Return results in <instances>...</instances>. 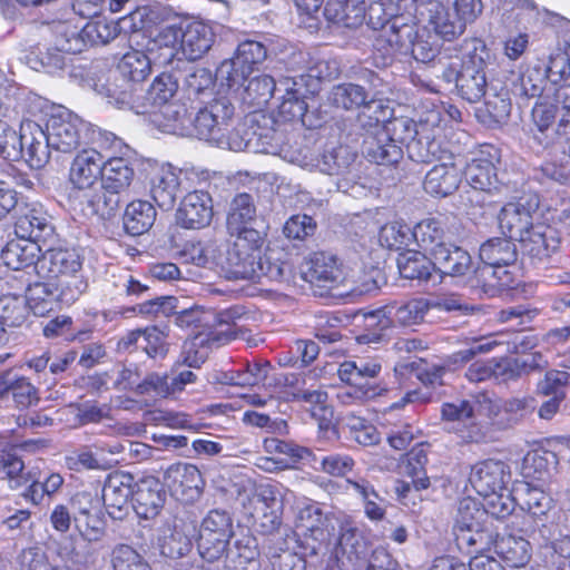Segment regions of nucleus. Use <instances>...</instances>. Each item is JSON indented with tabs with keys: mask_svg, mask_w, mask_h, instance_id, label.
I'll return each instance as SVG.
<instances>
[{
	"mask_svg": "<svg viewBox=\"0 0 570 570\" xmlns=\"http://www.w3.org/2000/svg\"><path fill=\"white\" fill-rule=\"evenodd\" d=\"M417 0H383L368 9L367 23L373 29V59L376 66H389L410 40L409 26L399 23L405 14L416 16Z\"/></svg>",
	"mask_w": 570,
	"mask_h": 570,
	"instance_id": "obj_1",
	"label": "nucleus"
},
{
	"mask_svg": "<svg viewBox=\"0 0 570 570\" xmlns=\"http://www.w3.org/2000/svg\"><path fill=\"white\" fill-rule=\"evenodd\" d=\"M82 257L73 247L47 248L35 266L38 278L52 282L58 287L62 305L70 306L86 292L88 283L81 274Z\"/></svg>",
	"mask_w": 570,
	"mask_h": 570,
	"instance_id": "obj_2",
	"label": "nucleus"
},
{
	"mask_svg": "<svg viewBox=\"0 0 570 570\" xmlns=\"http://www.w3.org/2000/svg\"><path fill=\"white\" fill-rule=\"evenodd\" d=\"M510 478V466L499 459L479 460L470 469L469 482L471 487L479 495L491 498L488 501V511L497 519L510 515L513 510L511 503L504 501L502 495Z\"/></svg>",
	"mask_w": 570,
	"mask_h": 570,
	"instance_id": "obj_3",
	"label": "nucleus"
},
{
	"mask_svg": "<svg viewBox=\"0 0 570 570\" xmlns=\"http://www.w3.org/2000/svg\"><path fill=\"white\" fill-rule=\"evenodd\" d=\"M334 557L340 570H384V560L389 553L382 549L372 550L370 542L360 531L348 525H342Z\"/></svg>",
	"mask_w": 570,
	"mask_h": 570,
	"instance_id": "obj_4",
	"label": "nucleus"
},
{
	"mask_svg": "<svg viewBox=\"0 0 570 570\" xmlns=\"http://www.w3.org/2000/svg\"><path fill=\"white\" fill-rule=\"evenodd\" d=\"M382 371V364L376 358L362 363L344 361L338 365L337 375L342 383L348 386L343 394L346 403H366L387 395L390 392L386 384L373 382Z\"/></svg>",
	"mask_w": 570,
	"mask_h": 570,
	"instance_id": "obj_5",
	"label": "nucleus"
},
{
	"mask_svg": "<svg viewBox=\"0 0 570 570\" xmlns=\"http://www.w3.org/2000/svg\"><path fill=\"white\" fill-rule=\"evenodd\" d=\"M234 237L222 266L227 279H254L262 269L261 253L264 238L257 229L229 233Z\"/></svg>",
	"mask_w": 570,
	"mask_h": 570,
	"instance_id": "obj_6",
	"label": "nucleus"
},
{
	"mask_svg": "<svg viewBox=\"0 0 570 570\" xmlns=\"http://www.w3.org/2000/svg\"><path fill=\"white\" fill-rule=\"evenodd\" d=\"M482 52H485L484 46L481 52L474 48L463 55L460 67L450 63L442 71V79L446 83L454 82L458 95L470 104L479 102L487 94V60Z\"/></svg>",
	"mask_w": 570,
	"mask_h": 570,
	"instance_id": "obj_7",
	"label": "nucleus"
},
{
	"mask_svg": "<svg viewBox=\"0 0 570 570\" xmlns=\"http://www.w3.org/2000/svg\"><path fill=\"white\" fill-rule=\"evenodd\" d=\"M278 494V489L273 483L259 482L254 484L243 502L244 510L261 535H273L283 524V502Z\"/></svg>",
	"mask_w": 570,
	"mask_h": 570,
	"instance_id": "obj_8",
	"label": "nucleus"
},
{
	"mask_svg": "<svg viewBox=\"0 0 570 570\" xmlns=\"http://www.w3.org/2000/svg\"><path fill=\"white\" fill-rule=\"evenodd\" d=\"M154 10L148 7H137L118 21L97 18L83 26V35L89 47L106 45L114 40L120 32H148L153 33Z\"/></svg>",
	"mask_w": 570,
	"mask_h": 570,
	"instance_id": "obj_9",
	"label": "nucleus"
},
{
	"mask_svg": "<svg viewBox=\"0 0 570 570\" xmlns=\"http://www.w3.org/2000/svg\"><path fill=\"white\" fill-rule=\"evenodd\" d=\"M207 184V177L202 171L163 164L155 168L150 176V195L158 207L170 209L175 205L180 187L188 190Z\"/></svg>",
	"mask_w": 570,
	"mask_h": 570,
	"instance_id": "obj_10",
	"label": "nucleus"
},
{
	"mask_svg": "<svg viewBox=\"0 0 570 570\" xmlns=\"http://www.w3.org/2000/svg\"><path fill=\"white\" fill-rule=\"evenodd\" d=\"M500 150L495 146L482 144L464 166L466 183L483 193L482 200H478L482 208L495 207L499 204L497 200L485 202V197L492 196L499 189L497 164L500 163Z\"/></svg>",
	"mask_w": 570,
	"mask_h": 570,
	"instance_id": "obj_11",
	"label": "nucleus"
},
{
	"mask_svg": "<svg viewBox=\"0 0 570 570\" xmlns=\"http://www.w3.org/2000/svg\"><path fill=\"white\" fill-rule=\"evenodd\" d=\"M233 535L230 514L224 510H210L203 519L196 539L202 559L213 563L226 557Z\"/></svg>",
	"mask_w": 570,
	"mask_h": 570,
	"instance_id": "obj_12",
	"label": "nucleus"
},
{
	"mask_svg": "<svg viewBox=\"0 0 570 570\" xmlns=\"http://www.w3.org/2000/svg\"><path fill=\"white\" fill-rule=\"evenodd\" d=\"M405 124L404 120H395L385 125L376 119L374 127L365 134L363 139L362 148L365 157L377 165H396L403 158L402 145L407 138H412V135L409 132L406 136L395 138L391 131H395L397 126L405 128ZM406 129L410 131L409 128Z\"/></svg>",
	"mask_w": 570,
	"mask_h": 570,
	"instance_id": "obj_13",
	"label": "nucleus"
},
{
	"mask_svg": "<svg viewBox=\"0 0 570 570\" xmlns=\"http://www.w3.org/2000/svg\"><path fill=\"white\" fill-rule=\"evenodd\" d=\"M333 527L317 502H306L298 507L294 519V534L302 540L305 552L316 554L330 543Z\"/></svg>",
	"mask_w": 570,
	"mask_h": 570,
	"instance_id": "obj_14",
	"label": "nucleus"
},
{
	"mask_svg": "<svg viewBox=\"0 0 570 570\" xmlns=\"http://www.w3.org/2000/svg\"><path fill=\"white\" fill-rule=\"evenodd\" d=\"M46 130L52 149L71 153L77 150L81 144L87 142L90 126L75 112L63 108L50 114Z\"/></svg>",
	"mask_w": 570,
	"mask_h": 570,
	"instance_id": "obj_15",
	"label": "nucleus"
},
{
	"mask_svg": "<svg viewBox=\"0 0 570 570\" xmlns=\"http://www.w3.org/2000/svg\"><path fill=\"white\" fill-rule=\"evenodd\" d=\"M301 276L322 296L344 284L345 274L337 256L327 252H313L301 264Z\"/></svg>",
	"mask_w": 570,
	"mask_h": 570,
	"instance_id": "obj_16",
	"label": "nucleus"
},
{
	"mask_svg": "<svg viewBox=\"0 0 570 570\" xmlns=\"http://www.w3.org/2000/svg\"><path fill=\"white\" fill-rule=\"evenodd\" d=\"M98 147L105 151L101 185L120 194L130 186L135 175L129 160L116 156L117 150L121 148V140L111 132L99 131Z\"/></svg>",
	"mask_w": 570,
	"mask_h": 570,
	"instance_id": "obj_17",
	"label": "nucleus"
},
{
	"mask_svg": "<svg viewBox=\"0 0 570 570\" xmlns=\"http://www.w3.org/2000/svg\"><path fill=\"white\" fill-rule=\"evenodd\" d=\"M55 48L47 49L46 52L39 49L38 57L42 68L62 69L65 59L62 53L77 55L89 48L83 35V27L79 28L70 21H60L53 27Z\"/></svg>",
	"mask_w": 570,
	"mask_h": 570,
	"instance_id": "obj_18",
	"label": "nucleus"
},
{
	"mask_svg": "<svg viewBox=\"0 0 570 570\" xmlns=\"http://www.w3.org/2000/svg\"><path fill=\"white\" fill-rule=\"evenodd\" d=\"M267 57L266 47L256 40H245L236 49L229 61H224L218 69L229 88L245 85L255 66L262 63Z\"/></svg>",
	"mask_w": 570,
	"mask_h": 570,
	"instance_id": "obj_19",
	"label": "nucleus"
},
{
	"mask_svg": "<svg viewBox=\"0 0 570 570\" xmlns=\"http://www.w3.org/2000/svg\"><path fill=\"white\" fill-rule=\"evenodd\" d=\"M18 139L20 155L13 161L23 159L31 169H40L49 161L51 142L47 130L41 125L31 119H23Z\"/></svg>",
	"mask_w": 570,
	"mask_h": 570,
	"instance_id": "obj_20",
	"label": "nucleus"
},
{
	"mask_svg": "<svg viewBox=\"0 0 570 570\" xmlns=\"http://www.w3.org/2000/svg\"><path fill=\"white\" fill-rule=\"evenodd\" d=\"M193 187L180 200L176 212L177 224L187 229H200L213 219V198L207 190Z\"/></svg>",
	"mask_w": 570,
	"mask_h": 570,
	"instance_id": "obj_21",
	"label": "nucleus"
},
{
	"mask_svg": "<svg viewBox=\"0 0 570 570\" xmlns=\"http://www.w3.org/2000/svg\"><path fill=\"white\" fill-rule=\"evenodd\" d=\"M456 160L455 155H445L425 174L423 188L429 195L443 198L459 189L462 168Z\"/></svg>",
	"mask_w": 570,
	"mask_h": 570,
	"instance_id": "obj_22",
	"label": "nucleus"
},
{
	"mask_svg": "<svg viewBox=\"0 0 570 570\" xmlns=\"http://www.w3.org/2000/svg\"><path fill=\"white\" fill-rule=\"evenodd\" d=\"M537 208L530 204L513 200L505 203L498 214V225L502 235L520 242L539 222L535 219Z\"/></svg>",
	"mask_w": 570,
	"mask_h": 570,
	"instance_id": "obj_23",
	"label": "nucleus"
},
{
	"mask_svg": "<svg viewBox=\"0 0 570 570\" xmlns=\"http://www.w3.org/2000/svg\"><path fill=\"white\" fill-rule=\"evenodd\" d=\"M519 244L523 255L528 256L533 263H542L560 249L561 236L554 226L540 220Z\"/></svg>",
	"mask_w": 570,
	"mask_h": 570,
	"instance_id": "obj_24",
	"label": "nucleus"
},
{
	"mask_svg": "<svg viewBox=\"0 0 570 570\" xmlns=\"http://www.w3.org/2000/svg\"><path fill=\"white\" fill-rule=\"evenodd\" d=\"M96 146L83 148L75 156L69 169V180L77 189H90L101 177L105 151Z\"/></svg>",
	"mask_w": 570,
	"mask_h": 570,
	"instance_id": "obj_25",
	"label": "nucleus"
},
{
	"mask_svg": "<svg viewBox=\"0 0 570 570\" xmlns=\"http://www.w3.org/2000/svg\"><path fill=\"white\" fill-rule=\"evenodd\" d=\"M169 328L157 325L136 328L127 332L119 341V347L130 350L132 346L140 347L151 358H163L169 351Z\"/></svg>",
	"mask_w": 570,
	"mask_h": 570,
	"instance_id": "obj_26",
	"label": "nucleus"
},
{
	"mask_svg": "<svg viewBox=\"0 0 570 570\" xmlns=\"http://www.w3.org/2000/svg\"><path fill=\"white\" fill-rule=\"evenodd\" d=\"M385 306L375 309L361 308L357 311L356 316H361L360 332L356 334L355 340L358 344H382L390 340L392 331V321L385 312Z\"/></svg>",
	"mask_w": 570,
	"mask_h": 570,
	"instance_id": "obj_27",
	"label": "nucleus"
},
{
	"mask_svg": "<svg viewBox=\"0 0 570 570\" xmlns=\"http://www.w3.org/2000/svg\"><path fill=\"white\" fill-rule=\"evenodd\" d=\"M424 10L420 14L424 18L431 30L443 41H453L464 31V22L453 18L449 8L439 0H426Z\"/></svg>",
	"mask_w": 570,
	"mask_h": 570,
	"instance_id": "obj_28",
	"label": "nucleus"
},
{
	"mask_svg": "<svg viewBox=\"0 0 570 570\" xmlns=\"http://www.w3.org/2000/svg\"><path fill=\"white\" fill-rule=\"evenodd\" d=\"M446 218L442 215L421 219L412 229V237L421 250L431 257L450 243Z\"/></svg>",
	"mask_w": 570,
	"mask_h": 570,
	"instance_id": "obj_29",
	"label": "nucleus"
},
{
	"mask_svg": "<svg viewBox=\"0 0 570 570\" xmlns=\"http://www.w3.org/2000/svg\"><path fill=\"white\" fill-rule=\"evenodd\" d=\"M135 480L132 474L125 471H114L108 474L104 488L102 500L109 514L121 512L134 499Z\"/></svg>",
	"mask_w": 570,
	"mask_h": 570,
	"instance_id": "obj_30",
	"label": "nucleus"
},
{
	"mask_svg": "<svg viewBox=\"0 0 570 570\" xmlns=\"http://www.w3.org/2000/svg\"><path fill=\"white\" fill-rule=\"evenodd\" d=\"M219 102H215L210 108L200 109L194 119V130L199 139L220 142L225 137L228 122L232 118L233 108L224 106V116L217 115Z\"/></svg>",
	"mask_w": 570,
	"mask_h": 570,
	"instance_id": "obj_31",
	"label": "nucleus"
},
{
	"mask_svg": "<svg viewBox=\"0 0 570 570\" xmlns=\"http://www.w3.org/2000/svg\"><path fill=\"white\" fill-rule=\"evenodd\" d=\"M119 193L106 188L104 185L85 191L79 199L80 210L85 216H97L101 219L112 217L119 207Z\"/></svg>",
	"mask_w": 570,
	"mask_h": 570,
	"instance_id": "obj_32",
	"label": "nucleus"
},
{
	"mask_svg": "<svg viewBox=\"0 0 570 570\" xmlns=\"http://www.w3.org/2000/svg\"><path fill=\"white\" fill-rule=\"evenodd\" d=\"M180 50L188 60L203 57L213 45L212 29L202 21H183Z\"/></svg>",
	"mask_w": 570,
	"mask_h": 570,
	"instance_id": "obj_33",
	"label": "nucleus"
},
{
	"mask_svg": "<svg viewBox=\"0 0 570 570\" xmlns=\"http://www.w3.org/2000/svg\"><path fill=\"white\" fill-rule=\"evenodd\" d=\"M396 264L401 277L410 281L429 282L435 273V264L428 253L405 249L399 253Z\"/></svg>",
	"mask_w": 570,
	"mask_h": 570,
	"instance_id": "obj_34",
	"label": "nucleus"
},
{
	"mask_svg": "<svg viewBox=\"0 0 570 570\" xmlns=\"http://www.w3.org/2000/svg\"><path fill=\"white\" fill-rule=\"evenodd\" d=\"M432 258L435 264V273L440 275V281L444 275L463 276L472 266L470 254L451 242L434 254Z\"/></svg>",
	"mask_w": 570,
	"mask_h": 570,
	"instance_id": "obj_35",
	"label": "nucleus"
},
{
	"mask_svg": "<svg viewBox=\"0 0 570 570\" xmlns=\"http://www.w3.org/2000/svg\"><path fill=\"white\" fill-rule=\"evenodd\" d=\"M429 444L421 442L415 444L410 451L404 453L400 461L402 473L412 480L415 491H423L430 488L431 481L426 474V464L429 462L426 446Z\"/></svg>",
	"mask_w": 570,
	"mask_h": 570,
	"instance_id": "obj_36",
	"label": "nucleus"
},
{
	"mask_svg": "<svg viewBox=\"0 0 570 570\" xmlns=\"http://www.w3.org/2000/svg\"><path fill=\"white\" fill-rule=\"evenodd\" d=\"M134 502L137 513L144 518L158 514L164 503L161 484L155 476H145L135 483Z\"/></svg>",
	"mask_w": 570,
	"mask_h": 570,
	"instance_id": "obj_37",
	"label": "nucleus"
},
{
	"mask_svg": "<svg viewBox=\"0 0 570 570\" xmlns=\"http://www.w3.org/2000/svg\"><path fill=\"white\" fill-rule=\"evenodd\" d=\"M26 304L33 315L48 316L60 303L58 287L52 282L38 279L26 288Z\"/></svg>",
	"mask_w": 570,
	"mask_h": 570,
	"instance_id": "obj_38",
	"label": "nucleus"
},
{
	"mask_svg": "<svg viewBox=\"0 0 570 570\" xmlns=\"http://www.w3.org/2000/svg\"><path fill=\"white\" fill-rule=\"evenodd\" d=\"M494 551L510 568H522L531 559V544L522 537L513 534L497 535Z\"/></svg>",
	"mask_w": 570,
	"mask_h": 570,
	"instance_id": "obj_39",
	"label": "nucleus"
},
{
	"mask_svg": "<svg viewBox=\"0 0 570 570\" xmlns=\"http://www.w3.org/2000/svg\"><path fill=\"white\" fill-rule=\"evenodd\" d=\"M40 250L37 240L17 237L6 244L1 258L9 268L19 271L30 265L36 266Z\"/></svg>",
	"mask_w": 570,
	"mask_h": 570,
	"instance_id": "obj_40",
	"label": "nucleus"
},
{
	"mask_svg": "<svg viewBox=\"0 0 570 570\" xmlns=\"http://www.w3.org/2000/svg\"><path fill=\"white\" fill-rule=\"evenodd\" d=\"M327 20L353 28L366 17V0H328L324 8Z\"/></svg>",
	"mask_w": 570,
	"mask_h": 570,
	"instance_id": "obj_41",
	"label": "nucleus"
},
{
	"mask_svg": "<svg viewBox=\"0 0 570 570\" xmlns=\"http://www.w3.org/2000/svg\"><path fill=\"white\" fill-rule=\"evenodd\" d=\"M164 481L173 493L181 495L193 490L198 492L203 482L199 469L190 463L171 464L164 473Z\"/></svg>",
	"mask_w": 570,
	"mask_h": 570,
	"instance_id": "obj_42",
	"label": "nucleus"
},
{
	"mask_svg": "<svg viewBox=\"0 0 570 570\" xmlns=\"http://www.w3.org/2000/svg\"><path fill=\"white\" fill-rule=\"evenodd\" d=\"M287 399L299 400V403L307 404V411L321 430L327 431L333 425L334 409L330 404L326 391L322 389L307 390L306 393L292 394V397Z\"/></svg>",
	"mask_w": 570,
	"mask_h": 570,
	"instance_id": "obj_43",
	"label": "nucleus"
},
{
	"mask_svg": "<svg viewBox=\"0 0 570 570\" xmlns=\"http://www.w3.org/2000/svg\"><path fill=\"white\" fill-rule=\"evenodd\" d=\"M49 227L45 210L40 205L27 204L14 222V234L19 238L39 242Z\"/></svg>",
	"mask_w": 570,
	"mask_h": 570,
	"instance_id": "obj_44",
	"label": "nucleus"
},
{
	"mask_svg": "<svg viewBox=\"0 0 570 570\" xmlns=\"http://www.w3.org/2000/svg\"><path fill=\"white\" fill-rule=\"evenodd\" d=\"M557 115V105L549 97H540L532 107L533 135L546 148L554 145V139H550L547 132L554 125Z\"/></svg>",
	"mask_w": 570,
	"mask_h": 570,
	"instance_id": "obj_45",
	"label": "nucleus"
},
{
	"mask_svg": "<svg viewBox=\"0 0 570 570\" xmlns=\"http://www.w3.org/2000/svg\"><path fill=\"white\" fill-rule=\"evenodd\" d=\"M125 230L132 236H139L148 232L156 219V209L147 200L130 202L124 214Z\"/></svg>",
	"mask_w": 570,
	"mask_h": 570,
	"instance_id": "obj_46",
	"label": "nucleus"
},
{
	"mask_svg": "<svg viewBox=\"0 0 570 570\" xmlns=\"http://www.w3.org/2000/svg\"><path fill=\"white\" fill-rule=\"evenodd\" d=\"M256 206L248 193H239L232 200L227 215L226 226L228 233H239L243 229H254L250 223L255 220Z\"/></svg>",
	"mask_w": 570,
	"mask_h": 570,
	"instance_id": "obj_47",
	"label": "nucleus"
},
{
	"mask_svg": "<svg viewBox=\"0 0 570 570\" xmlns=\"http://www.w3.org/2000/svg\"><path fill=\"white\" fill-rule=\"evenodd\" d=\"M384 306L392 321V327L419 324L429 311L428 302L422 298H412L403 303L393 302Z\"/></svg>",
	"mask_w": 570,
	"mask_h": 570,
	"instance_id": "obj_48",
	"label": "nucleus"
},
{
	"mask_svg": "<svg viewBox=\"0 0 570 570\" xmlns=\"http://www.w3.org/2000/svg\"><path fill=\"white\" fill-rule=\"evenodd\" d=\"M454 541L461 553L478 557L491 548V535L478 527H454Z\"/></svg>",
	"mask_w": 570,
	"mask_h": 570,
	"instance_id": "obj_49",
	"label": "nucleus"
},
{
	"mask_svg": "<svg viewBox=\"0 0 570 570\" xmlns=\"http://www.w3.org/2000/svg\"><path fill=\"white\" fill-rule=\"evenodd\" d=\"M479 257L483 264L491 266L515 264L518 252L512 239L494 237L485 240L480 246Z\"/></svg>",
	"mask_w": 570,
	"mask_h": 570,
	"instance_id": "obj_50",
	"label": "nucleus"
},
{
	"mask_svg": "<svg viewBox=\"0 0 570 570\" xmlns=\"http://www.w3.org/2000/svg\"><path fill=\"white\" fill-rule=\"evenodd\" d=\"M330 99L335 107L345 110H356L373 102L364 87L351 82L334 86Z\"/></svg>",
	"mask_w": 570,
	"mask_h": 570,
	"instance_id": "obj_51",
	"label": "nucleus"
},
{
	"mask_svg": "<svg viewBox=\"0 0 570 570\" xmlns=\"http://www.w3.org/2000/svg\"><path fill=\"white\" fill-rule=\"evenodd\" d=\"M500 336V334H491L488 336L473 338L474 345L469 348L454 352L449 356L446 361L448 366L452 370H458L472 361L475 355L487 354L493 351L495 347L503 345L504 342L499 338Z\"/></svg>",
	"mask_w": 570,
	"mask_h": 570,
	"instance_id": "obj_52",
	"label": "nucleus"
},
{
	"mask_svg": "<svg viewBox=\"0 0 570 570\" xmlns=\"http://www.w3.org/2000/svg\"><path fill=\"white\" fill-rule=\"evenodd\" d=\"M118 69L124 78L134 82H140L149 76L151 63L149 57L144 51L132 49L121 57Z\"/></svg>",
	"mask_w": 570,
	"mask_h": 570,
	"instance_id": "obj_53",
	"label": "nucleus"
},
{
	"mask_svg": "<svg viewBox=\"0 0 570 570\" xmlns=\"http://www.w3.org/2000/svg\"><path fill=\"white\" fill-rule=\"evenodd\" d=\"M178 90V82L169 72H161L150 83L146 100L151 108H160L168 104Z\"/></svg>",
	"mask_w": 570,
	"mask_h": 570,
	"instance_id": "obj_54",
	"label": "nucleus"
},
{
	"mask_svg": "<svg viewBox=\"0 0 570 570\" xmlns=\"http://www.w3.org/2000/svg\"><path fill=\"white\" fill-rule=\"evenodd\" d=\"M24 469L23 460L16 453L8 452L0 456V473L8 481L10 489L24 487L32 478V470L24 472Z\"/></svg>",
	"mask_w": 570,
	"mask_h": 570,
	"instance_id": "obj_55",
	"label": "nucleus"
},
{
	"mask_svg": "<svg viewBox=\"0 0 570 570\" xmlns=\"http://www.w3.org/2000/svg\"><path fill=\"white\" fill-rule=\"evenodd\" d=\"M412 237L411 228L400 222L384 224L379 232L380 244L390 250H405Z\"/></svg>",
	"mask_w": 570,
	"mask_h": 570,
	"instance_id": "obj_56",
	"label": "nucleus"
},
{
	"mask_svg": "<svg viewBox=\"0 0 570 570\" xmlns=\"http://www.w3.org/2000/svg\"><path fill=\"white\" fill-rule=\"evenodd\" d=\"M9 396H11L14 406L19 410L29 409L32 405H37L40 401L39 390L29 377L23 375H14Z\"/></svg>",
	"mask_w": 570,
	"mask_h": 570,
	"instance_id": "obj_57",
	"label": "nucleus"
},
{
	"mask_svg": "<svg viewBox=\"0 0 570 570\" xmlns=\"http://www.w3.org/2000/svg\"><path fill=\"white\" fill-rule=\"evenodd\" d=\"M317 228L315 219L306 214L292 215L283 226L284 236L291 242H305Z\"/></svg>",
	"mask_w": 570,
	"mask_h": 570,
	"instance_id": "obj_58",
	"label": "nucleus"
},
{
	"mask_svg": "<svg viewBox=\"0 0 570 570\" xmlns=\"http://www.w3.org/2000/svg\"><path fill=\"white\" fill-rule=\"evenodd\" d=\"M395 373L400 375H414L422 384L429 386L440 381L444 374L441 366L429 365L426 361L419 360L395 366Z\"/></svg>",
	"mask_w": 570,
	"mask_h": 570,
	"instance_id": "obj_59",
	"label": "nucleus"
},
{
	"mask_svg": "<svg viewBox=\"0 0 570 570\" xmlns=\"http://www.w3.org/2000/svg\"><path fill=\"white\" fill-rule=\"evenodd\" d=\"M8 106L0 98V157L14 160L18 157V132L8 124Z\"/></svg>",
	"mask_w": 570,
	"mask_h": 570,
	"instance_id": "obj_60",
	"label": "nucleus"
},
{
	"mask_svg": "<svg viewBox=\"0 0 570 570\" xmlns=\"http://www.w3.org/2000/svg\"><path fill=\"white\" fill-rule=\"evenodd\" d=\"M114 570H151L149 563L132 547L118 544L111 552Z\"/></svg>",
	"mask_w": 570,
	"mask_h": 570,
	"instance_id": "obj_61",
	"label": "nucleus"
},
{
	"mask_svg": "<svg viewBox=\"0 0 570 570\" xmlns=\"http://www.w3.org/2000/svg\"><path fill=\"white\" fill-rule=\"evenodd\" d=\"M346 426L351 436L361 445H374L380 441L375 425L365 417L351 414L346 417Z\"/></svg>",
	"mask_w": 570,
	"mask_h": 570,
	"instance_id": "obj_62",
	"label": "nucleus"
},
{
	"mask_svg": "<svg viewBox=\"0 0 570 570\" xmlns=\"http://www.w3.org/2000/svg\"><path fill=\"white\" fill-rule=\"evenodd\" d=\"M276 89L275 79L269 75H259L248 80L245 86L246 98L252 104L267 102Z\"/></svg>",
	"mask_w": 570,
	"mask_h": 570,
	"instance_id": "obj_63",
	"label": "nucleus"
},
{
	"mask_svg": "<svg viewBox=\"0 0 570 570\" xmlns=\"http://www.w3.org/2000/svg\"><path fill=\"white\" fill-rule=\"evenodd\" d=\"M207 358V346L202 335L194 334L183 343L180 362L189 367L198 368Z\"/></svg>",
	"mask_w": 570,
	"mask_h": 570,
	"instance_id": "obj_64",
	"label": "nucleus"
}]
</instances>
